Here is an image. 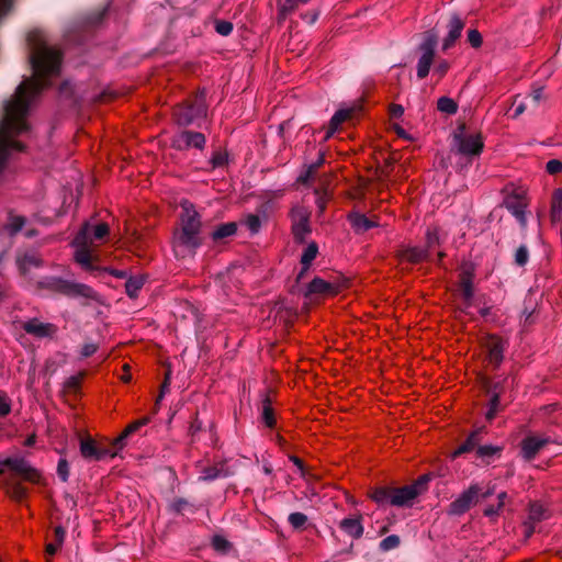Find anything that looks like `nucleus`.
<instances>
[{
	"instance_id": "obj_1",
	"label": "nucleus",
	"mask_w": 562,
	"mask_h": 562,
	"mask_svg": "<svg viewBox=\"0 0 562 562\" xmlns=\"http://www.w3.org/2000/svg\"><path fill=\"white\" fill-rule=\"evenodd\" d=\"M29 63L33 76L25 78L14 94L3 102L0 120V172L12 151H22L24 145L14 137L30 131L26 121L31 104L43 89L50 86V78L60 74L63 54L49 45L46 34L33 30L27 34Z\"/></svg>"
},
{
	"instance_id": "obj_2",
	"label": "nucleus",
	"mask_w": 562,
	"mask_h": 562,
	"mask_svg": "<svg viewBox=\"0 0 562 562\" xmlns=\"http://www.w3.org/2000/svg\"><path fill=\"white\" fill-rule=\"evenodd\" d=\"M21 481L42 484L41 472L24 458H7L0 461V486L14 502L21 503L27 497L29 490Z\"/></svg>"
},
{
	"instance_id": "obj_3",
	"label": "nucleus",
	"mask_w": 562,
	"mask_h": 562,
	"mask_svg": "<svg viewBox=\"0 0 562 562\" xmlns=\"http://www.w3.org/2000/svg\"><path fill=\"white\" fill-rule=\"evenodd\" d=\"M181 229L175 234L173 248L177 256L194 255L203 244L200 236V214L188 201L182 204Z\"/></svg>"
},
{
	"instance_id": "obj_4",
	"label": "nucleus",
	"mask_w": 562,
	"mask_h": 562,
	"mask_svg": "<svg viewBox=\"0 0 562 562\" xmlns=\"http://www.w3.org/2000/svg\"><path fill=\"white\" fill-rule=\"evenodd\" d=\"M37 288L50 293L85 301H99V294L89 285L60 277L47 276L37 281Z\"/></svg>"
},
{
	"instance_id": "obj_5",
	"label": "nucleus",
	"mask_w": 562,
	"mask_h": 562,
	"mask_svg": "<svg viewBox=\"0 0 562 562\" xmlns=\"http://www.w3.org/2000/svg\"><path fill=\"white\" fill-rule=\"evenodd\" d=\"M206 114L207 104L205 89L199 90L193 98L178 104L173 110V116L179 126L193 124L200 126L199 121L206 117Z\"/></svg>"
},
{
	"instance_id": "obj_6",
	"label": "nucleus",
	"mask_w": 562,
	"mask_h": 562,
	"mask_svg": "<svg viewBox=\"0 0 562 562\" xmlns=\"http://www.w3.org/2000/svg\"><path fill=\"white\" fill-rule=\"evenodd\" d=\"M438 38V32L434 29L426 31L423 35V41L417 47V50L420 53L416 66L418 79H424L429 75L430 68L435 63Z\"/></svg>"
},
{
	"instance_id": "obj_7",
	"label": "nucleus",
	"mask_w": 562,
	"mask_h": 562,
	"mask_svg": "<svg viewBox=\"0 0 562 562\" xmlns=\"http://www.w3.org/2000/svg\"><path fill=\"white\" fill-rule=\"evenodd\" d=\"M453 142L460 155L468 158L480 156L484 148V143L480 133L465 134V125L462 124L453 134Z\"/></svg>"
},
{
	"instance_id": "obj_8",
	"label": "nucleus",
	"mask_w": 562,
	"mask_h": 562,
	"mask_svg": "<svg viewBox=\"0 0 562 562\" xmlns=\"http://www.w3.org/2000/svg\"><path fill=\"white\" fill-rule=\"evenodd\" d=\"M480 484L473 483L463 491L447 508L449 516H462L479 503Z\"/></svg>"
},
{
	"instance_id": "obj_9",
	"label": "nucleus",
	"mask_w": 562,
	"mask_h": 562,
	"mask_svg": "<svg viewBox=\"0 0 562 562\" xmlns=\"http://www.w3.org/2000/svg\"><path fill=\"white\" fill-rule=\"evenodd\" d=\"M80 453L89 461H101L115 457V451L110 450L106 442H99L89 437L80 439Z\"/></svg>"
},
{
	"instance_id": "obj_10",
	"label": "nucleus",
	"mask_w": 562,
	"mask_h": 562,
	"mask_svg": "<svg viewBox=\"0 0 562 562\" xmlns=\"http://www.w3.org/2000/svg\"><path fill=\"white\" fill-rule=\"evenodd\" d=\"M109 225L100 223L95 226L85 223L75 237V245H92L94 240H102L109 234Z\"/></svg>"
},
{
	"instance_id": "obj_11",
	"label": "nucleus",
	"mask_w": 562,
	"mask_h": 562,
	"mask_svg": "<svg viewBox=\"0 0 562 562\" xmlns=\"http://www.w3.org/2000/svg\"><path fill=\"white\" fill-rule=\"evenodd\" d=\"M292 233L296 243H304L306 235L311 233L310 213L301 206L292 210Z\"/></svg>"
},
{
	"instance_id": "obj_12",
	"label": "nucleus",
	"mask_w": 562,
	"mask_h": 562,
	"mask_svg": "<svg viewBox=\"0 0 562 562\" xmlns=\"http://www.w3.org/2000/svg\"><path fill=\"white\" fill-rule=\"evenodd\" d=\"M506 347L507 342L496 335H488L485 338L483 348L487 353V360L490 364H492L494 368H498L501 366L504 359V351Z\"/></svg>"
},
{
	"instance_id": "obj_13",
	"label": "nucleus",
	"mask_w": 562,
	"mask_h": 562,
	"mask_svg": "<svg viewBox=\"0 0 562 562\" xmlns=\"http://www.w3.org/2000/svg\"><path fill=\"white\" fill-rule=\"evenodd\" d=\"M206 139L204 134L193 131H183L172 139V147L177 150H188L193 147L196 149H203Z\"/></svg>"
},
{
	"instance_id": "obj_14",
	"label": "nucleus",
	"mask_w": 562,
	"mask_h": 562,
	"mask_svg": "<svg viewBox=\"0 0 562 562\" xmlns=\"http://www.w3.org/2000/svg\"><path fill=\"white\" fill-rule=\"evenodd\" d=\"M465 22L458 13H451L448 18L446 29L448 33L443 38L441 49L449 50L461 36Z\"/></svg>"
},
{
	"instance_id": "obj_15",
	"label": "nucleus",
	"mask_w": 562,
	"mask_h": 562,
	"mask_svg": "<svg viewBox=\"0 0 562 562\" xmlns=\"http://www.w3.org/2000/svg\"><path fill=\"white\" fill-rule=\"evenodd\" d=\"M22 328L26 334L32 335L36 338L52 337L57 330L54 324L43 323L37 318H32L29 319L27 322H24L22 324Z\"/></svg>"
},
{
	"instance_id": "obj_16",
	"label": "nucleus",
	"mask_w": 562,
	"mask_h": 562,
	"mask_svg": "<svg viewBox=\"0 0 562 562\" xmlns=\"http://www.w3.org/2000/svg\"><path fill=\"white\" fill-rule=\"evenodd\" d=\"M549 442H552L550 437L538 438L536 436H528L520 443V453L524 459L528 461L533 460L539 451Z\"/></svg>"
},
{
	"instance_id": "obj_17",
	"label": "nucleus",
	"mask_w": 562,
	"mask_h": 562,
	"mask_svg": "<svg viewBox=\"0 0 562 562\" xmlns=\"http://www.w3.org/2000/svg\"><path fill=\"white\" fill-rule=\"evenodd\" d=\"M418 496L415 486L404 485L402 487H393L391 505L397 507H411Z\"/></svg>"
},
{
	"instance_id": "obj_18",
	"label": "nucleus",
	"mask_w": 562,
	"mask_h": 562,
	"mask_svg": "<svg viewBox=\"0 0 562 562\" xmlns=\"http://www.w3.org/2000/svg\"><path fill=\"white\" fill-rule=\"evenodd\" d=\"M338 292V288L331 283L327 282L319 277H315L307 286L304 296L311 299L312 295L321 294V295H334Z\"/></svg>"
},
{
	"instance_id": "obj_19",
	"label": "nucleus",
	"mask_w": 562,
	"mask_h": 562,
	"mask_svg": "<svg viewBox=\"0 0 562 562\" xmlns=\"http://www.w3.org/2000/svg\"><path fill=\"white\" fill-rule=\"evenodd\" d=\"M484 434V427H480L472 431L468 438L459 446L457 450H454L451 454L452 459H456L464 453L473 451L477 449L480 442L482 440V435Z\"/></svg>"
},
{
	"instance_id": "obj_20",
	"label": "nucleus",
	"mask_w": 562,
	"mask_h": 562,
	"mask_svg": "<svg viewBox=\"0 0 562 562\" xmlns=\"http://www.w3.org/2000/svg\"><path fill=\"white\" fill-rule=\"evenodd\" d=\"M347 220L356 234H363L367 231L378 226L376 222L368 218L364 214L357 211L350 212L347 216Z\"/></svg>"
},
{
	"instance_id": "obj_21",
	"label": "nucleus",
	"mask_w": 562,
	"mask_h": 562,
	"mask_svg": "<svg viewBox=\"0 0 562 562\" xmlns=\"http://www.w3.org/2000/svg\"><path fill=\"white\" fill-rule=\"evenodd\" d=\"M353 113V108L339 109L338 111H336L329 121L324 139L327 140L328 138H330L344 122L352 117Z\"/></svg>"
},
{
	"instance_id": "obj_22",
	"label": "nucleus",
	"mask_w": 562,
	"mask_h": 562,
	"mask_svg": "<svg viewBox=\"0 0 562 562\" xmlns=\"http://www.w3.org/2000/svg\"><path fill=\"white\" fill-rule=\"evenodd\" d=\"M232 472L226 467L225 462H220L212 467H206L202 470L200 481L211 482L222 477H228Z\"/></svg>"
},
{
	"instance_id": "obj_23",
	"label": "nucleus",
	"mask_w": 562,
	"mask_h": 562,
	"mask_svg": "<svg viewBox=\"0 0 562 562\" xmlns=\"http://www.w3.org/2000/svg\"><path fill=\"white\" fill-rule=\"evenodd\" d=\"M397 257L401 260H406L409 263H419L424 260L428 259L427 250H424V248L419 247H406L397 252Z\"/></svg>"
},
{
	"instance_id": "obj_24",
	"label": "nucleus",
	"mask_w": 562,
	"mask_h": 562,
	"mask_svg": "<svg viewBox=\"0 0 562 562\" xmlns=\"http://www.w3.org/2000/svg\"><path fill=\"white\" fill-rule=\"evenodd\" d=\"M310 0H278V20L279 22L284 21L290 14H292L300 4H306Z\"/></svg>"
},
{
	"instance_id": "obj_25",
	"label": "nucleus",
	"mask_w": 562,
	"mask_h": 562,
	"mask_svg": "<svg viewBox=\"0 0 562 562\" xmlns=\"http://www.w3.org/2000/svg\"><path fill=\"white\" fill-rule=\"evenodd\" d=\"M339 527L341 530H344L347 535L352 537L353 539H359L363 535V526L361 524L360 517L359 518H344L339 522Z\"/></svg>"
},
{
	"instance_id": "obj_26",
	"label": "nucleus",
	"mask_w": 562,
	"mask_h": 562,
	"mask_svg": "<svg viewBox=\"0 0 562 562\" xmlns=\"http://www.w3.org/2000/svg\"><path fill=\"white\" fill-rule=\"evenodd\" d=\"M237 223L236 222H227L217 225L214 231L211 233V237L215 243L223 241L227 237H231L237 232Z\"/></svg>"
},
{
	"instance_id": "obj_27",
	"label": "nucleus",
	"mask_w": 562,
	"mask_h": 562,
	"mask_svg": "<svg viewBox=\"0 0 562 562\" xmlns=\"http://www.w3.org/2000/svg\"><path fill=\"white\" fill-rule=\"evenodd\" d=\"M472 279L473 274L471 271L467 270L462 272L460 280V291L467 305L471 304L474 294Z\"/></svg>"
},
{
	"instance_id": "obj_28",
	"label": "nucleus",
	"mask_w": 562,
	"mask_h": 562,
	"mask_svg": "<svg viewBox=\"0 0 562 562\" xmlns=\"http://www.w3.org/2000/svg\"><path fill=\"white\" fill-rule=\"evenodd\" d=\"M78 247L76 251V260L80 263L86 270L94 271L97 268L92 263V255L90 251V244L88 245H76Z\"/></svg>"
},
{
	"instance_id": "obj_29",
	"label": "nucleus",
	"mask_w": 562,
	"mask_h": 562,
	"mask_svg": "<svg viewBox=\"0 0 562 562\" xmlns=\"http://www.w3.org/2000/svg\"><path fill=\"white\" fill-rule=\"evenodd\" d=\"M550 217L553 223L562 221V188L555 189L552 193Z\"/></svg>"
},
{
	"instance_id": "obj_30",
	"label": "nucleus",
	"mask_w": 562,
	"mask_h": 562,
	"mask_svg": "<svg viewBox=\"0 0 562 562\" xmlns=\"http://www.w3.org/2000/svg\"><path fill=\"white\" fill-rule=\"evenodd\" d=\"M392 494H393V487L375 486L370 491L369 496L371 499H373L379 505H385V504H391Z\"/></svg>"
},
{
	"instance_id": "obj_31",
	"label": "nucleus",
	"mask_w": 562,
	"mask_h": 562,
	"mask_svg": "<svg viewBox=\"0 0 562 562\" xmlns=\"http://www.w3.org/2000/svg\"><path fill=\"white\" fill-rule=\"evenodd\" d=\"M145 283V278L143 276H134L130 277L125 282V292L131 299H135L138 296V292L143 288Z\"/></svg>"
},
{
	"instance_id": "obj_32",
	"label": "nucleus",
	"mask_w": 562,
	"mask_h": 562,
	"mask_svg": "<svg viewBox=\"0 0 562 562\" xmlns=\"http://www.w3.org/2000/svg\"><path fill=\"white\" fill-rule=\"evenodd\" d=\"M261 419L269 428H273L276 426L274 411L269 396H266L262 400Z\"/></svg>"
},
{
	"instance_id": "obj_33",
	"label": "nucleus",
	"mask_w": 562,
	"mask_h": 562,
	"mask_svg": "<svg viewBox=\"0 0 562 562\" xmlns=\"http://www.w3.org/2000/svg\"><path fill=\"white\" fill-rule=\"evenodd\" d=\"M502 451L501 447L493 445H480L476 449V458L483 462L490 463L494 456L499 454Z\"/></svg>"
},
{
	"instance_id": "obj_34",
	"label": "nucleus",
	"mask_w": 562,
	"mask_h": 562,
	"mask_svg": "<svg viewBox=\"0 0 562 562\" xmlns=\"http://www.w3.org/2000/svg\"><path fill=\"white\" fill-rule=\"evenodd\" d=\"M549 517L548 509L540 503H531L529 505L528 520L531 522H539Z\"/></svg>"
},
{
	"instance_id": "obj_35",
	"label": "nucleus",
	"mask_w": 562,
	"mask_h": 562,
	"mask_svg": "<svg viewBox=\"0 0 562 562\" xmlns=\"http://www.w3.org/2000/svg\"><path fill=\"white\" fill-rule=\"evenodd\" d=\"M507 499H508V495L506 492L498 493L497 494L498 502H496V506H494V505L487 506L483 512L484 516H486L491 519H493L494 517H497L499 515L501 510L504 508Z\"/></svg>"
},
{
	"instance_id": "obj_36",
	"label": "nucleus",
	"mask_w": 562,
	"mask_h": 562,
	"mask_svg": "<svg viewBox=\"0 0 562 562\" xmlns=\"http://www.w3.org/2000/svg\"><path fill=\"white\" fill-rule=\"evenodd\" d=\"M504 381H493L490 378L484 376L481 381L482 389L487 395H494L497 394L501 396V394L504 391Z\"/></svg>"
},
{
	"instance_id": "obj_37",
	"label": "nucleus",
	"mask_w": 562,
	"mask_h": 562,
	"mask_svg": "<svg viewBox=\"0 0 562 562\" xmlns=\"http://www.w3.org/2000/svg\"><path fill=\"white\" fill-rule=\"evenodd\" d=\"M317 254L318 245L315 241H311L301 256V265L304 266L305 269H310L311 263L316 258Z\"/></svg>"
},
{
	"instance_id": "obj_38",
	"label": "nucleus",
	"mask_w": 562,
	"mask_h": 562,
	"mask_svg": "<svg viewBox=\"0 0 562 562\" xmlns=\"http://www.w3.org/2000/svg\"><path fill=\"white\" fill-rule=\"evenodd\" d=\"M437 109L448 115H453L458 111V104L454 100L448 97H441L437 101Z\"/></svg>"
},
{
	"instance_id": "obj_39",
	"label": "nucleus",
	"mask_w": 562,
	"mask_h": 562,
	"mask_svg": "<svg viewBox=\"0 0 562 562\" xmlns=\"http://www.w3.org/2000/svg\"><path fill=\"white\" fill-rule=\"evenodd\" d=\"M491 398H490V402H488V408L485 413V418L486 420L488 422H492L496 414L502 411V405H501V396L497 395V394H494V395H490Z\"/></svg>"
},
{
	"instance_id": "obj_40",
	"label": "nucleus",
	"mask_w": 562,
	"mask_h": 562,
	"mask_svg": "<svg viewBox=\"0 0 562 562\" xmlns=\"http://www.w3.org/2000/svg\"><path fill=\"white\" fill-rule=\"evenodd\" d=\"M42 259L34 252L25 254L20 260V269L25 272L29 267H41Z\"/></svg>"
},
{
	"instance_id": "obj_41",
	"label": "nucleus",
	"mask_w": 562,
	"mask_h": 562,
	"mask_svg": "<svg viewBox=\"0 0 562 562\" xmlns=\"http://www.w3.org/2000/svg\"><path fill=\"white\" fill-rule=\"evenodd\" d=\"M212 547L215 551L222 553V554H225L229 551L232 544L231 542L224 538L223 536H220V535H215L213 538H212Z\"/></svg>"
},
{
	"instance_id": "obj_42",
	"label": "nucleus",
	"mask_w": 562,
	"mask_h": 562,
	"mask_svg": "<svg viewBox=\"0 0 562 562\" xmlns=\"http://www.w3.org/2000/svg\"><path fill=\"white\" fill-rule=\"evenodd\" d=\"M400 543L401 539L397 535H390L379 543V549L381 551L387 552L398 548Z\"/></svg>"
},
{
	"instance_id": "obj_43",
	"label": "nucleus",
	"mask_w": 562,
	"mask_h": 562,
	"mask_svg": "<svg viewBox=\"0 0 562 562\" xmlns=\"http://www.w3.org/2000/svg\"><path fill=\"white\" fill-rule=\"evenodd\" d=\"M131 435L124 429L115 439L106 442L110 446V450L115 451V457L126 446V440Z\"/></svg>"
},
{
	"instance_id": "obj_44",
	"label": "nucleus",
	"mask_w": 562,
	"mask_h": 562,
	"mask_svg": "<svg viewBox=\"0 0 562 562\" xmlns=\"http://www.w3.org/2000/svg\"><path fill=\"white\" fill-rule=\"evenodd\" d=\"M506 207L518 221H520L522 224H525L526 220H525V211H524L522 204H520L517 201H513V202L507 201Z\"/></svg>"
},
{
	"instance_id": "obj_45",
	"label": "nucleus",
	"mask_w": 562,
	"mask_h": 562,
	"mask_svg": "<svg viewBox=\"0 0 562 562\" xmlns=\"http://www.w3.org/2000/svg\"><path fill=\"white\" fill-rule=\"evenodd\" d=\"M288 521L294 529H302L307 522V516L300 512L291 513Z\"/></svg>"
},
{
	"instance_id": "obj_46",
	"label": "nucleus",
	"mask_w": 562,
	"mask_h": 562,
	"mask_svg": "<svg viewBox=\"0 0 562 562\" xmlns=\"http://www.w3.org/2000/svg\"><path fill=\"white\" fill-rule=\"evenodd\" d=\"M210 162L212 168H222L228 164V154L226 151L216 150L213 153Z\"/></svg>"
},
{
	"instance_id": "obj_47",
	"label": "nucleus",
	"mask_w": 562,
	"mask_h": 562,
	"mask_svg": "<svg viewBox=\"0 0 562 562\" xmlns=\"http://www.w3.org/2000/svg\"><path fill=\"white\" fill-rule=\"evenodd\" d=\"M243 223L247 226L252 235L257 234L261 227V220L256 214H248Z\"/></svg>"
},
{
	"instance_id": "obj_48",
	"label": "nucleus",
	"mask_w": 562,
	"mask_h": 562,
	"mask_svg": "<svg viewBox=\"0 0 562 562\" xmlns=\"http://www.w3.org/2000/svg\"><path fill=\"white\" fill-rule=\"evenodd\" d=\"M25 224V218L23 216H10V222L7 225L8 231L11 235L16 234L22 229Z\"/></svg>"
},
{
	"instance_id": "obj_49",
	"label": "nucleus",
	"mask_w": 562,
	"mask_h": 562,
	"mask_svg": "<svg viewBox=\"0 0 562 562\" xmlns=\"http://www.w3.org/2000/svg\"><path fill=\"white\" fill-rule=\"evenodd\" d=\"M529 260V250L526 245H521L517 248L515 252V263L519 267H524L527 265Z\"/></svg>"
},
{
	"instance_id": "obj_50",
	"label": "nucleus",
	"mask_w": 562,
	"mask_h": 562,
	"mask_svg": "<svg viewBox=\"0 0 562 562\" xmlns=\"http://www.w3.org/2000/svg\"><path fill=\"white\" fill-rule=\"evenodd\" d=\"M439 245V237L437 232L427 231L426 234V244L424 247V250H427V255L429 256L430 252Z\"/></svg>"
},
{
	"instance_id": "obj_51",
	"label": "nucleus",
	"mask_w": 562,
	"mask_h": 562,
	"mask_svg": "<svg viewBox=\"0 0 562 562\" xmlns=\"http://www.w3.org/2000/svg\"><path fill=\"white\" fill-rule=\"evenodd\" d=\"M467 41L473 48H479L482 46L483 38L481 33L476 29H470L467 32Z\"/></svg>"
},
{
	"instance_id": "obj_52",
	"label": "nucleus",
	"mask_w": 562,
	"mask_h": 562,
	"mask_svg": "<svg viewBox=\"0 0 562 562\" xmlns=\"http://www.w3.org/2000/svg\"><path fill=\"white\" fill-rule=\"evenodd\" d=\"M233 23L225 20H217L215 22V31L222 36H228L233 32Z\"/></svg>"
},
{
	"instance_id": "obj_53",
	"label": "nucleus",
	"mask_w": 562,
	"mask_h": 562,
	"mask_svg": "<svg viewBox=\"0 0 562 562\" xmlns=\"http://www.w3.org/2000/svg\"><path fill=\"white\" fill-rule=\"evenodd\" d=\"M57 475L63 482H67L69 479V463L64 458H60L58 461Z\"/></svg>"
},
{
	"instance_id": "obj_54",
	"label": "nucleus",
	"mask_w": 562,
	"mask_h": 562,
	"mask_svg": "<svg viewBox=\"0 0 562 562\" xmlns=\"http://www.w3.org/2000/svg\"><path fill=\"white\" fill-rule=\"evenodd\" d=\"M430 480H431V474L427 473V474H424V475L419 476L411 485L415 486V488H416V491L418 492V495H419V494H422L423 492H425L427 490V486H428V483H429Z\"/></svg>"
},
{
	"instance_id": "obj_55",
	"label": "nucleus",
	"mask_w": 562,
	"mask_h": 562,
	"mask_svg": "<svg viewBox=\"0 0 562 562\" xmlns=\"http://www.w3.org/2000/svg\"><path fill=\"white\" fill-rule=\"evenodd\" d=\"M191 504L186 498H176L170 504V508L176 514H183V512L190 507Z\"/></svg>"
},
{
	"instance_id": "obj_56",
	"label": "nucleus",
	"mask_w": 562,
	"mask_h": 562,
	"mask_svg": "<svg viewBox=\"0 0 562 562\" xmlns=\"http://www.w3.org/2000/svg\"><path fill=\"white\" fill-rule=\"evenodd\" d=\"M203 429V424L202 422L195 417L191 424H190V427H189V436L191 437V442H195L196 441V438H198V434Z\"/></svg>"
},
{
	"instance_id": "obj_57",
	"label": "nucleus",
	"mask_w": 562,
	"mask_h": 562,
	"mask_svg": "<svg viewBox=\"0 0 562 562\" xmlns=\"http://www.w3.org/2000/svg\"><path fill=\"white\" fill-rule=\"evenodd\" d=\"M149 420H150L149 417H143V418L135 420V422L131 423L130 425H127L125 427V430L127 434H130L132 436L137 430H139L143 426L147 425L149 423Z\"/></svg>"
},
{
	"instance_id": "obj_58",
	"label": "nucleus",
	"mask_w": 562,
	"mask_h": 562,
	"mask_svg": "<svg viewBox=\"0 0 562 562\" xmlns=\"http://www.w3.org/2000/svg\"><path fill=\"white\" fill-rule=\"evenodd\" d=\"M546 170L549 175H558L562 171V161L559 159H551L546 165Z\"/></svg>"
},
{
	"instance_id": "obj_59",
	"label": "nucleus",
	"mask_w": 562,
	"mask_h": 562,
	"mask_svg": "<svg viewBox=\"0 0 562 562\" xmlns=\"http://www.w3.org/2000/svg\"><path fill=\"white\" fill-rule=\"evenodd\" d=\"M64 387L71 392H77L80 387V378L77 375L69 376L65 383Z\"/></svg>"
},
{
	"instance_id": "obj_60",
	"label": "nucleus",
	"mask_w": 562,
	"mask_h": 562,
	"mask_svg": "<svg viewBox=\"0 0 562 562\" xmlns=\"http://www.w3.org/2000/svg\"><path fill=\"white\" fill-rule=\"evenodd\" d=\"M449 67H450L449 63L445 59H441L434 66V74L438 75L439 78H441L447 74V71L449 70Z\"/></svg>"
},
{
	"instance_id": "obj_61",
	"label": "nucleus",
	"mask_w": 562,
	"mask_h": 562,
	"mask_svg": "<svg viewBox=\"0 0 562 562\" xmlns=\"http://www.w3.org/2000/svg\"><path fill=\"white\" fill-rule=\"evenodd\" d=\"M105 13H106L105 8H103L102 10H99L97 12H93L92 14L89 15L88 23L91 25L99 24L103 20Z\"/></svg>"
},
{
	"instance_id": "obj_62",
	"label": "nucleus",
	"mask_w": 562,
	"mask_h": 562,
	"mask_svg": "<svg viewBox=\"0 0 562 562\" xmlns=\"http://www.w3.org/2000/svg\"><path fill=\"white\" fill-rule=\"evenodd\" d=\"M11 406L4 393L0 392V415L5 416L10 413Z\"/></svg>"
},
{
	"instance_id": "obj_63",
	"label": "nucleus",
	"mask_w": 562,
	"mask_h": 562,
	"mask_svg": "<svg viewBox=\"0 0 562 562\" xmlns=\"http://www.w3.org/2000/svg\"><path fill=\"white\" fill-rule=\"evenodd\" d=\"M66 536V530L61 526H57L54 528V541L55 543H58L59 547H61Z\"/></svg>"
},
{
	"instance_id": "obj_64",
	"label": "nucleus",
	"mask_w": 562,
	"mask_h": 562,
	"mask_svg": "<svg viewBox=\"0 0 562 562\" xmlns=\"http://www.w3.org/2000/svg\"><path fill=\"white\" fill-rule=\"evenodd\" d=\"M542 98H543V89L542 88L533 90L529 95V100L532 103L533 108H537L539 105Z\"/></svg>"
}]
</instances>
